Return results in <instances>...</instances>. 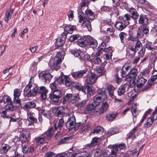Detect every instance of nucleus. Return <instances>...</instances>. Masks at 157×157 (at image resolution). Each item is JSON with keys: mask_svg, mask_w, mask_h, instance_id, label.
<instances>
[{"mask_svg": "<svg viewBox=\"0 0 157 157\" xmlns=\"http://www.w3.org/2000/svg\"><path fill=\"white\" fill-rule=\"evenodd\" d=\"M85 15L86 16V22L85 26L89 31H91L92 28L91 21H93L95 18V15L94 13L90 9L85 10Z\"/></svg>", "mask_w": 157, "mask_h": 157, "instance_id": "obj_1", "label": "nucleus"}, {"mask_svg": "<svg viewBox=\"0 0 157 157\" xmlns=\"http://www.w3.org/2000/svg\"><path fill=\"white\" fill-rule=\"evenodd\" d=\"M57 52L54 58L53 64L50 66L51 68L53 70L57 71L59 69V64L61 62L62 54L64 53V49L59 50Z\"/></svg>", "mask_w": 157, "mask_h": 157, "instance_id": "obj_2", "label": "nucleus"}, {"mask_svg": "<svg viewBox=\"0 0 157 157\" xmlns=\"http://www.w3.org/2000/svg\"><path fill=\"white\" fill-rule=\"evenodd\" d=\"M97 92V94L93 97V100L98 101L100 102L107 99V96L105 93V89L104 88H98Z\"/></svg>", "mask_w": 157, "mask_h": 157, "instance_id": "obj_3", "label": "nucleus"}, {"mask_svg": "<svg viewBox=\"0 0 157 157\" xmlns=\"http://www.w3.org/2000/svg\"><path fill=\"white\" fill-rule=\"evenodd\" d=\"M62 96V94L60 90H55L49 94V97L50 101L57 103L59 101V99Z\"/></svg>", "mask_w": 157, "mask_h": 157, "instance_id": "obj_4", "label": "nucleus"}, {"mask_svg": "<svg viewBox=\"0 0 157 157\" xmlns=\"http://www.w3.org/2000/svg\"><path fill=\"white\" fill-rule=\"evenodd\" d=\"M18 140L20 141L21 144L28 142L31 139V135L27 129L23 130L20 133Z\"/></svg>", "mask_w": 157, "mask_h": 157, "instance_id": "obj_5", "label": "nucleus"}, {"mask_svg": "<svg viewBox=\"0 0 157 157\" xmlns=\"http://www.w3.org/2000/svg\"><path fill=\"white\" fill-rule=\"evenodd\" d=\"M149 19L147 16L144 14H141L139 15L138 19L139 24L141 25L142 27L149 28L148 26Z\"/></svg>", "mask_w": 157, "mask_h": 157, "instance_id": "obj_6", "label": "nucleus"}, {"mask_svg": "<svg viewBox=\"0 0 157 157\" xmlns=\"http://www.w3.org/2000/svg\"><path fill=\"white\" fill-rule=\"evenodd\" d=\"M52 112L55 116L62 117L64 115L65 108L62 106L54 108Z\"/></svg>", "mask_w": 157, "mask_h": 157, "instance_id": "obj_7", "label": "nucleus"}, {"mask_svg": "<svg viewBox=\"0 0 157 157\" xmlns=\"http://www.w3.org/2000/svg\"><path fill=\"white\" fill-rule=\"evenodd\" d=\"M76 123V120L74 116L69 118L65 124L66 128L69 131L73 130L74 125Z\"/></svg>", "mask_w": 157, "mask_h": 157, "instance_id": "obj_8", "label": "nucleus"}, {"mask_svg": "<svg viewBox=\"0 0 157 157\" xmlns=\"http://www.w3.org/2000/svg\"><path fill=\"white\" fill-rule=\"evenodd\" d=\"M149 28L142 27V28L139 27L137 31V36L138 38H141L144 34L147 35L149 34Z\"/></svg>", "mask_w": 157, "mask_h": 157, "instance_id": "obj_9", "label": "nucleus"}, {"mask_svg": "<svg viewBox=\"0 0 157 157\" xmlns=\"http://www.w3.org/2000/svg\"><path fill=\"white\" fill-rule=\"evenodd\" d=\"M92 103L86 105L85 112L86 113H88L90 112H91L93 110H94L96 109L97 106L99 105V102L98 101H95Z\"/></svg>", "mask_w": 157, "mask_h": 157, "instance_id": "obj_10", "label": "nucleus"}, {"mask_svg": "<svg viewBox=\"0 0 157 157\" xmlns=\"http://www.w3.org/2000/svg\"><path fill=\"white\" fill-rule=\"evenodd\" d=\"M40 78L44 79L46 82H49L53 77V76L50 73L46 71H43L39 74Z\"/></svg>", "mask_w": 157, "mask_h": 157, "instance_id": "obj_11", "label": "nucleus"}, {"mask_svg": "<svg viewBox=\"0 0 157 157\" xmlns=\"http://www.w3.org/2000/svg\"><path fill=\"white\" fill-rule=\"evenodd\" d=\"M27 119L31 123H36L37 122V118L35 117V114L31 111H27Z\"/></svg>", "mask_w": 157, "mask_h": 157, "instance_id": "obj_12", "label": "nucleus"}, {"mask_svg": "<svg viewBox=\"0 0 157 157\" xmlns=\"http://www.w3.org/2000/svg\"><path fill=\"white\" fill-rule=\"evenodd\" d=\"M87 45L94 49L96 48L98 46L97 41L94 38L90 36H87Z\"/></svg>", "mask_w": 157, "mask_h": 157, "instance_id": "obj_13", "label": "nucleus"}, {"mask_svg": "<svg viewBox=\"0 0 157 157\" xmlns=\"http://www.w3.org/2000/svg\"><path fill=\"white\" fill-rule=\"evenodd\" d=\"M48 92V90L44 86L40 87L39 93L40 94L41 98L44 100L47 98V94Z\"/></svg>", "mask_w": 157, "mask_h": 157, "instance_id": "obj_14", "label": "nucleus"}, {"mask_svg": "<svg viewBox=\"0 0 157 157\" xmlns=\"http://www.w3.org/2000/svg\"><path fill=\"white\" fill-rule=\"evenodd\" d=\"M87 71V69H85L83 70H80L77 71L73 72L71 74V75L74 78L76 79L83 76Z\"/></svg>", "mask_w": 157, "mask_h": 157, "instance_id": "obj_15", "label": "nucleus"}, {"mask_svg": "<svg viewBox=\"0 0 157 157\" xmlns=\"http://www.w3.org/2000/svg\"><path fill=\"white\" fill-rule=\"evenodd\" d=\"M68 95L69 102L72 104L76 103L80 99V97L78 94H68Z\"/></svg>", "mask_w": 157, "mask_h": 157, "instance_id": "obj_16", "label": "nucleus"}, {"mask_svg": "<svg viewBox=\"0 0 157 157\" xmlns=\"http://www.w3.org/2000/svg\"><path fill=\"white\" fill-rule=\"evenodd\" d=\"M36 106V103L33 101L28 102L24 103V105L21 107L25 110L29 111L31 109L35 108Z\"/></svg>", "mask_w": 157, "mask_h": 157, "instance_id": "obj_17", "label": "nucleus"}, {"mask_svg": "<svg viewBox=\"0 0 157 157\" xmlns=\"http://www.w3.org/2000/svg\"><path fill=\"white\" fill-rule=\"evenodd\" d=\"M155 112H153L150 117L147 119V123L144 125V128H148L150 127L152 124L153 121L157 119V117H155Z\"/></svg>", "mask_w": 157, "mask_h": 157, "instance_id": "obj_18", "label": "nucleus"}, {"mask_svg": "<svg viewBox=\"0 0 157 157\" xmlns=\"http://www.w3.org/2000/svg\"><path fill=\"white\" fill-rule=\"evenodd\" d=\"M39 87L36 86L33 88L28 91V93L26 94V97L29 98L35 96L38 93H39Z\"/></svg>", "mask_w": 157, "mask_h": 157, "instance_id": "obj_19", "label": "nucleus"}, {"mask_svg": "<svg viewBox=\"0 0 157 157\" xmlns=\"http://www.w3.org/2000/svg\"><path fill=\"white\" fill-rule=\"evenodd\" d=\"M79 46L83 48L87 45V36L83 37L78 39L76 41Z\"/></svg>", "mask_w": 157, "mask_h": 157, "instance_id": "obj_20", "label": "nucleus"}, {"mask_svg": "<svg viewBox=\"0 0 157 157\" xmlns=\"http://www.w3.org/2000/svg\"><path fill=\"white\" fill-rule=\"evenodd\" d=\"M97 77L94 73H91V75L87 77L86 81L87 84H92L95 83L97 80Z\"/></svg>", "mask_w": 157, "mask_h": 157, "instance_id": "obj_21", "label": "nucleus"}, {"mask_svg": "<svg viewBox=\"0 0 157 157\" xmlns=\"http://www.w3.org/2000/svg\"><path fill=\"white\" fill-rule=\"evenodd\" d=\"M78 17L79 18V22L81 23L82 21H83L82 24H85V22H86V16L85 15V13H84L81 10V9H78Z\"/></svg>", "mask_w": 157, "mask_h": 157, "instance_id": "obj_22", "label": "nucleus"}, {"mask_svg": "<svg viewBox=\"0 0 157 157\" xmlns=\"http://www.w3.org/2000/svg\"><path fill=\"white\" fill-rule=\"evenodd\" d=\"M139 152L137 153V149H135L132 151H129L124 153L123 157H130L132 155L134 157H138Z\"/></svg>", "mask_w": 157, "mask_h": 157, "instance_id": "obj_23", "label": "nucleus"}, {"mask_svg": "<svg viewBox=\"0 0 157 157\" xmlns=\"http://www.w3.org/2000/svg\"><path fill=\"white\" fill-rule=\"evenodd\" d=\"M147 80L143 77H141L139 78L137 80V83L136 86L134 88V89L136 90V88L137 87L138 89L137 90H139L140 88L142 87L144 84L147 82Z\"/></svg>", "mask_w": 157, "mask_h": 157, "instance_id": "obj_24", "label": "nucleus"}, {"mask_svg": "<svg viewBox=\"0 0 157 157\" xmlns=\"http://www.w3.org/2000/svg\"><path fill=\"white\" fill-rule=\"evenodd\" d=\"M129 10L130 13V16L133 19L136 20L139 17V13L135 9L132 7L129 8Z\"/></svg>", "mask_w": 157, "mask_h": 157, "instance_id": "obj_25", "label": "nucleus"}, {"mask_svg": "<svg viewBox=\"0 0 157 157\" xmlns=\"http://www.w3.org/2000/svg\"><path fill=\"white\" fill-rule=\"evenodd\" d=\"M109 107V105L107 101L103 102L102 105L98 111V113L99 114H103L106 112Z\"/></svg>", "mask_w": 157, "mask_h": 157, "instance_id": "obj_26", "label": "nucleus"}, {"mask_svg": "<svg viewBox=\"0 0 157 157\" xmlns=\"http://www.w3.org/2000/svg\"><path fill=\"white\" fill-rule=\"evenodd\" d=\"M84 90V91H83V92L85 94L87 93L88 96L91 97L94 95V91L91 86H85Z\"/></svg>", "mask_w": 157, "mask_h": 157, "instance_id": "obj_27", "label": "nucleus"}, {"mask_svg": "<svg viewBox=\"0 0 157 157\" xmlns=\"http://www.w3.org/2000/svg\"><path fill=\"white\" fill-rule=\"evenodd\" d=\"M89 4L88 0H82L80 3V6L79 9L83 11L88 9V5Z\"/></svg>", "mask_w": 157, "mask_h": 157, "instance_id": "obj_28", "label": "nucleus"}, {"mask_svg": "<svg viewBox=\"0 0 157 157\" xmlns=\"http://www.w3.org/2000/svg\"><path fill=\"white\" fill-rule=\"evenodd\" d=\"M117 113L116 112H111L107 114L105 116L108 121H112L117 117Z\"/></svg>", "mask_w": 157, "mask_h": 157, "instance_id": "obj_29", "label": "nucleus"}, {"mask_svg": "<svg viewBox=\"0 0 157 157\" xmlns=\"http://www.w3.org/2000/svg\"><path fill=\"white\" fill-rule=\"evenodd\" d=\"M64 121L63 119L61 118L59 120L57 123V124L56 123H54L53 124L54 127L56 130H57L58 129L61 130L62 127L64 125Z\"/></svg>", "mask_w": 157, "mask_h": 157, "instance_id": "obj_30", "label": "nucleus"}, {"mask_svg": "<svg viewBox=\"0 0 157 157\" xmlns=\"http://www.w3.org/2000/svg\"><path fill=\"white\" fill-rule=\"evenodd\" d=\"M6 105L13 102L11 98L10 97L7 95H4L2 99L0 100V103H2Z\"/></svg>", "mask_w": 157, "mask_h": 157, "instance_id": "obj_31", "label": "nucleus"}, {"mask_svg": "<svg viewBox=\"0 0 157 157\" xmlns=\"http://www.w3.org/2000/svg\"><path fill=\"white\" fill-rule=\"evenodd\" d=\"M127 25L122 21L116 22L115 25L116 27L119 31H122L125 29Z\"/></svg>", "mask_w": 157, "mask_h": 157, "instance_id": "obj_32", "label": "nucleus"}, {"mask_svg": "<svg viewBox=\"0 0 157 157\" xmlns=\"http://www.w3.org/2000/svg\"><path fill=\"white\" fill-rule=\"evenodd\" d=\"M64 78H65L64 75H63V73L61 72V75L55 79V81L59 86L62 84H64Z\"/></svg>", "mask_w": 157, "mask_h": 157, "instance_id": "obj_33", "label": "nucleus"}, {"mask_svg": "<svg viewBox=\"0 0 157 157\" xmlns=\"http://www.w3.org/2000/svg\"><path fill=\"white\" fill-rule=\"evenodd\" d=\"M127 86L128 85L126 83L121 85L117 90L118 95L119 96L123 95L125 92L126 88Z\"/></svg>", "mask_w": 157, "mask_h": 157, "instance_id": "obj_34", "label": "nucleus"}, {"mask_svg": "<svg viewBox=\"0 0 157 157\" xmlns=\"http://www.w3.org/2000/svg\"><path fill=\"white\" fill-rule=\"evenodd\" d=\"M10 148L8 144H3L0 148V151L2 154L6 153Z\"/></svg>", "mask_w": 157, "mask_h": 157, "instance_id": "obj_35", "label": "nucleus"}, {"mask_svg": "<svg viewBox=\"0 0 157 157\" xmlns=\"http://www.w3.org/2000/svg\"><path fill=\"white\" fill-rule=\"evenodd\" d=\"M106 87L109 93V96L111 97H114V91L115 90V88L110 84L107 85Z\"/></svg>", "mask_w": 157, "mask_h": 157, "instance_id": "obj_36", "label": "nucleus"}, {"mask_svg": "<svg viewBox=\"0 0 157 157\" xmlns=\"http://www.w3.org/2000/svg\"><path fill=\"white\" fill-rule=\"evenodd\" d=\"M13 9H10V10L7 11L5 13V17L4 19V21L7 22L11 19V17L12 14L13 13Z\"/></svg>", "mask_w": 157, "mask_h": 157, "instance_id": "obj_37", "label": "nucleus"}, {"mask_svg": "<svg viewBox=\"0 0 157 157\" xmlns=\"http://www.w3.org/2000/svg\"><path fill=\"white\" fill-rule=\"evenodd\" d=\"M72 86L78 90L82 91L83 92V91H84L85 86H82L81 84L77 82H73L72 83Z\"/></svg>", "mask_w": 157, "mask_h": 157, "instance_id": "obj_38", "label": "nucleus"}, {"mask_svg": "<svg viewBox=\"0 0 157 157\" xmlns=\"http://www.w3.org/2000/svg\"><path fill=\"white\" fill-rule=\"evenodd\" d=\"M71 137H66L61 138L58 142V145L67 144L71 139Z\"/></svg>", "mask_w": 157, "mask_h": 157, "instance_id": "obj_39", "label": "nucleus"}, {"mask_svg": "<svg viewBox=\"0 0 157 157\" xmlns=\"http://www.w3.org/2000/svg\"><path fill=\"white\" fill-rule=\"evenodd\" d=\"M79 58L81 60L84 61H91V59L89 55L88 54H82L79 57Z\"/></svg>", "mask_w": 157, "mask_h": 157, "instance_id": "obj_40", "label": "nucleus"}, {"mask_svg": "<svg viewBox=\"0 0 157 157\" xmlns=\"http://www.w3.org/2000/svg\"><path fill=\"white\" fill-rule=\"evenodd\" d=\"M104 129L102 127L100 126H98L95 127L93 130H92L91 133L93 134H94L95 133L96 134H100L102 133Z\"/></svg>", "mask_w": 157, "mask_h": 157, "instance_id": "obj_41", "label": "nucleus"}, {"mask_svg": "<svg viewBox=\"0 0 157 157\" xmlns=\"http://www.w3.org/2000/svg\"><path fill=\"white\" fill-rule=\"evenodd\" d=\"M95 70L98 74V76L103 75L105 72L104 68L103 67H98L95 69Z\"/></svg>", "mask_w": 157, "mask_h": 157, "instance_id": "obj_42", "label": "nucleus"}, {"mask_svg": "<svg viewBox=\"0 0 157 157\" xmlns=\"http://www.w3.org/2000/svg\"><path fill=\"white\" fill-rule=\"evenodd\" d=\"M75 29V27L73 25H66L64 28V30L67 33L71 34L73 31Z\"/></svg>", "mask_w": 157, "mask_h": 157, "instance_id": "obj_43", "label": "nucleus"}, {"mask_svg": "<svg viewBox=\"0 0 157 157\" xmlns=\"http://www.w3.org/2000/svg\"><path fill=\"white\" fill-rule=\"evenodd\" d=\"M65 78H64L63 85H65L66 86L70 87L71 85L72 86V83L73 82H71V79L68 76L64 75Z\"/></svg>", "mask_w": 157, "mask_h": 157, "instance_id": "obj_44", "label": "nucleus"}, {"mask_svg": "<svg viewBox=\"0 0 157 157\" xmlns=\"http://www.w3.org/2000/svg\"><path fill=\"white\" fill-rule=\"evenodd\" d=\"M131 18L130 15L128 14H126L124 17H123L122 19L123 22L126 24L127 25L129 24L131 19Z\"/></svg>", "mask_w": 157, "mask_h": 157, "instance_id": "obj_45", "label": "nucleus"}, {"mask_svg": "<svg viewBox=\"0 0 157 157\" xmlns=\"http://www.w3.org/2000/svg\"><path fill=\"white\" fill-rule=\"evenodd\" d=\"M137 50L134 48V46H132L128 50V53L130 58L133 57L137 52Z\"/></svg>", "mask_w": 157, "mask_h": 157, "instance_id": "obj_46", "label": "nucleus"}, {"mask_svg": "<svg viewBox=\"0 0 157 157\" xmlns=\"http://www.w3.org/2000/svg\"><path fill=\"white\" fill-rule=\"evenodd\" d=\"M119 132V130L116 128H111L107 132V134L109 136L113 135Z\"/></svg>", "mask_w": 157, "mask_h": 157, "instance_id": "obj_47", "label": "nucleus"}, {"mask_svg": "<svg viewBox=\"0 0 157 157\" xmlns=\"http://www.w3.org/2000/svg\"><path fill=\"white\" fill-rule=\"evenodd\" d=\"M111 151L110 154L109 155V157H115L117 154L118 149L115 147H112Z\"/></svg>", "mask_w": 157, "mask_h": 157, "instance_id": "obj_48", "label": "nucleus"}, {"mask_svg": "<svg viewBox=\"0 0 157 157\" xmlns=\"http://www.w3.org/2000/svg\"><path fill=\"white\" fill-rule=\"evenodd\" d=\"M12 103L4 105L5 109L8 111H13L15 109V107L13 105Z\"/></svg>", "mask_w": 157, "mask_h": 157, "instance_id": "obj_49", "label": "nucleus"}, {"mask_svg": "<svg viewBox=\"0 0 157 157\" xmlns=\"http://www.w3.org/2000/svg\"><path fill=\"white\" fill-rule=\"evenodd\" d=\"M30 81H29L28 84L26 86L24 90V94L25 97H26V94H27V93H28V91L29 89L31 88L32 86V85H33V84L31 82V78L30 79Z\"/></svg>", "mask_w": 157, "mask_h": 157, "instance_id": "obj_50", "label": "nucleus"}, {"mask_svg": "<svg viewBox=\"0 0 157 157\" xmlns=\"http://www.w3.org/2000/svg\"><path fill=\"white\" fill-rule=\"evenodd\" d=\"M87 101L86 100H82L76 103L75 105L78 108H82L86 105Z\"/></svg>", "mask_w": 157, "mask_h": 157, "instance_id": "obj_51", "label": "nucleus"}, {"mask_svg": "<svg viewBox=\"0 0 157 157\" xmlns=\"http://www.w3.org/2000/svg\"><path fill=\"white\" fill-rule=\"evenodd\" d=\"M144 48H146L148 50H149L151 52L152 50L154 48V46L152 45V43L151 42L148 41L146 43V44L144 45Z\"/></svg>", "mask_w": 157, "mask_h": 157, "instance_id": "obj_52", "label": "nucleus"}, {"mask_svg": "<svg viewBox=\"0 0 157 157\" xmlns=\"http://www.w3.org/2000/svg\"><path fill=\"white\" fill-rule=\"evenodd\" d=\"M35 141L38 145L42 144L44 142V137H37L35 138Z\"/></svg>", "mask_w": 157, "mask_h": 157, "instance_id": "obj_53", "label": "nucleus"}, {"mask_svg": "<svg viewBox=\"0 0 157 157\" xmlns=\"http://www.w3.org/2000/svg\"><path fill=\"white\" fill-rule=\"evenodd\" d=\"M99 139V138L97 137H94L93 138L90 143L88 144L89 147H91L96 145Z\"/></svg>", "mask_w": 157, "mask_h": 157, "instance_id": "obj_54", "label": "nucleus"}, {"mask_svg": "<svg viewBox=\"0 0 157 157\" xmlns=\"http://www.w3.org/2000/svg\"><path fill=\"white\" fill-rule=\"evenodd\" d=\"M71 52L76 57H78L79 56L81 53V51L79 49H76L71 50Z\"/></svg>", "mask_w": 157, "mask_h": 157, "instance_id": "obj_55", "label": "nucleus"}, {"mask_svg": "<svg viewBox=\"0 0 157 157\" xmlns=\"http://www.w3.org/2000/svg\"><path fill=\"white\" fill-rule=\"evenodd\" d=\"M54 130L53 128H51L46 132V134L48 137H52L54 133Z\"/></svg>", "mask_w": 157, "mask_h": 157, "instance_id": "obj_56", "label": "nucleus"}, {"mask_svg": "<svg viewBox=\"0 0 157 157\" xmlns=\"http://www.w3.org/2000/svg\"><path fill=\"white\" fill-rule=\"evenodd\" d=\"M21 91L19 89H15L14 90V98H19L21 95Z\"/></svg>", "mask_w": 157, "mask_h": 157, "instance_id": "obj_57", "label": "nucleus"}, {"mask_svg": "<svg viewBox=\"0 0 157 157\" xmlns=\"http://www.w3.org/2000/svg\"><path fill=\"white\" fill-rule=\"evenodd\" d=\"M151 82L148 81L146 85L142 88V90L143 91H147L149 90L151 87L152 84L151 83Z\"/></svg>", "mask_w": 157, "mask_h": 157, "instance_id": "obj_58", "label": "nucleus"}, {"mask_svg": "<svg viewBox=\"0 0 157 157\" xmlns=\"http://www.w3.org/2000/svg\"><path fill=\"white\" fill-rule=\"evenodd\" d=\"M21 146L22 150L24 153H26L29 151V147L28 145L22 144Z\"/></svg>", "mask_w": 157, "mask_h": 157, "instance_id": "obj_59", "label": "nucleus"}, {"mask_svg": "<svg viewBox=\"0 0 157 157\" xmlns=\"http://www.w3.org/2000/svg\"><path fill=\"white\" fill-rule=\"evenodd\" d=\"M136 77L133 75H131L129 72L127 75L126 80L127 81H130L132 80H136Z\"/></svg>", "mask_w": 157, "mask_h": 157, "instance_id": "obj_60", "label": "nucleus"}, {"mask_svg": "<svg viewBox=\"0 0 157 157\" xmlns=\"http://www.w3.org/2000/svg\"><path fill=\"white\" fill-rule=\"evenodd\" d=\"M126 145L124 143H122L119 144H115L112 145V147H115L117 148H119L120 150L123 149L125 147Z\"/></svg>", "mask_w": 157, "mask_h": 157, "instance_id": "obj_61", "label": "nucleus"}, {"mask_svg": "<svg viewBox=\"0 0 157 157\" xmlns=\"http://www.w3.org/2000/svg\"><path fill=\"white\" fill-rule=\"evenodd\" d=\"M137 128V127H136L130 131L128 134L129 138H130L131 137H132L133 136L134 138L136 137L135 135L134 134V133L135 132Z\"/></svg>", "mask_w": 157, "mask_h": 157, "instance_id": "obj_62", "label": "nucleus"}, {"mask_svg": "<svg viewBox=\"0 0 157 157\" xmlns=\"http://www.w3.org/2000/svg\"><path fill=\"white\" fill-rule=\"evenodd\" d=\"M92 61L95 64H99L101 62V60L100 58L97 56H94V57L92 59Z\"/></svg>", "mask_w": 157, "mask_h": 157, "instance_id": "obj_63", "label": "nucleus"}, {"mask_svg": "<svg viewBox=\"0 0 157 157\" xmlns=\"http://www.w3.org/2000/svg\"><path fill=\"white\" fill-rule=\"evenodd\" d=\"M41 113L45 117L48 118L50 115V112L49 110H46L44 109H42L41 110Z\"/></svg>", "mask_w": 157, "mask_h": 157, "instance_id": "obj_64", "label": "nucleus"}]
</instances>
